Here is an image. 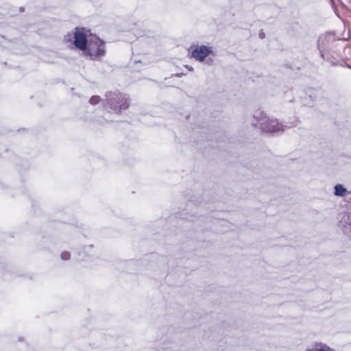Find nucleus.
I'll use <instances>...</instances> for the list:
<instances>
[{"instance_id":"1","label":"nucleus","mask_w":351,"mask_h":351,"mask_svg":"<svg viewBox=\"0 0 351 351\" xmlns=\"http://www.w3.org/2000/svg\"><path fill=\"white\" fill-rule=\"evenodd\" d=\"M64 41L82 51L84 56L91 60H100L106 54L105 42L95 35L87 37L82 28L77 27L73 34H66Z\"/></svg>"},{"instance_id":"2","label":"nucleus","mask_w":351,"mask_h":351,"mask_svg":"<svg viewBox=\"0 0 351 351\" xmlns=\"http://www.w3.org/2000/svg\"><path fill=\"white\" fill-rule=\"evenodd\" d=\"M256 123L254 125H259L262 132L266 133H276L284 131L285 125L280 123L277 119H269L263 112H258L254 115Z\"/></svg>"},{"instance_id":"3","label":"nucleus","mask_w":351,"mask_h":351,"mask_svg":"<svg viewBox=\"0 0 351 351\" xmlns=\"http://www.w3.org/2000/svg\"><path fill=\"white\" fill-rule=\"evenodd\" d=\"M106 101L110 108L116 113L121 112L122 110H126L130 106L128 97L120 93H108Z\"/></svg>"},{"instance_id":"4","label":"nucleus","mask_w":351,"mask_h":351,"mask_svg":"<svg viewBox=\"0 0 351 351\" xmlns=\"http://www.w3.org/2000/svg\"><path fill=\"white\" fill-rule=\"evenodd\" d=\"M190 51L191 57L199 62L204 61L206 57L213 53L212 47L205 45H192Z\"/></svg>"},{"instance_id":"5","label":"nucleus","mask_w":351,"mask_h":351,"mask_svg":"<svg viewBox=\"0 0 351 351\" xmlns=\"http://www.w3.org/2000/svg\"><path fill=\"white\" fill-rule=\"evenodd\" d=\"M341 223L344 232L351 238V212L343 215Z\"/></svg>"},{"instance_id":"6","label":"nucleus","mask_w":351,"mask_h":351,"mask_svg":"<svg viewBox=\"0 0 351 351\" xmlns=\"http://www.w3.org/2000/svg\"><path fill=\"white\" fill-rule=\"evenodd\" d=\"M306 351H335L331 348L322 343H315L309 347Z\"/></svg>"},{"instance_id":"7","label":"nucleus","mask_w":351,"mask_h":351,"mask_svg":"<svg viewBox=\"0 0 351 351\" xmlns=\"http://www.w3.org/2000/svg\"><path fill=\"white\" fill-rule=\"evenodd\" d=\"M334 194L336 196L344 197L348 194V191L342 184H338L335 186Z\"/></svg>"},{"instance_id":"8","label":"nucleus","mask_w":351,"mask_h":351,"mask_svg":"<svg viewBox=\"0 0 351 351\" xmlns=\"http://www.w3.org/2000/svg\"><path fill=\"white\" fill-rule=\"evenodd\" d=\"M100 101V98L99 96H93L90 99V101L89 102L93 104V105H95L97 104H98Z\"/></svg>"},{"instance_id":"9","label":"nucleus","mask_w":351,"mask_h":351,"mask_svg":"<svg viewBox=\"0 0 351 351\" xmlns=\"http://www.w3.org/2000/svg\"><path fill=\"white\" fill-rule=\"evenodd\" d=\"M70 255L68 252H62L61 254V258L62 260H68Z\"/></svg>"},{"instance_id":"10","label":"nucleus","mask_w":351,"mask_h":351,"mask_svg":"<svg viewBox=\"0 0 351 351\" xmlns=\"http://www.w3.org/2000/svg\"><path fill=\"white\" fill-rule=\"evenodd\" d=\"M322 38H320L318 40V47L320 49L321 47V45H322Z\"/></svg>"},{"instance_id":"11","label":"nucleus","mask_w":351,"mask_h":351,"mask_svg":"<svg viewBox=\"0 0 351 351\" xmlns=\"http://www.w3.org/2000/svg\"><path fill=\"white\" fill-rule=\"evenodd\" d=\"M260 37H261V38H263L265 37L264 34H263V33H261V34H260Z\"/></svg>"},{"instance_id":"12","label":"nucleus","mask_w":351,"mask_h":351,"mask_svg":"<svg viewBox=\"0 0 351 351\" xmlns=\"http://www.w3.org/2000/svg\"><path fill=\"white\" fill-rule=\"evenodd\" d=\"M348 67L351 69V66H348Z\"/></svg>"}]
</instances>
